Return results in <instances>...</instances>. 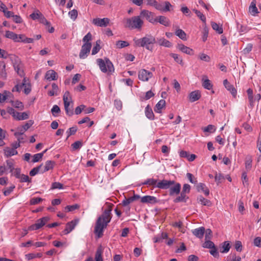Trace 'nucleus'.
<instances>
[{"mask_svg": "<svg viewBox=\"0 0 261 261\" xmlns=\"http://www.w3.org/2000/svg\"><path fill=\"white\" fill-rule=\"evenodd\" d=\"M113 204L109 205V207L105 210L102 215L99 216L95 224L94 232L98 238H101L103 234V230L111 220L112 207Z\"/></svg>", "mask_w": 261, "mask_h": 261, "instance_id": "nucleus-1", "label": "nucleus"}, {"mask_svg": "<svg viewBox=\"0 0 261 261\" xmlns=\"http://www.w3.org/2000/svg\"><path fill=\"white\" fill-rule=\"evenodd\" d=\"M134 46L145 47L146 49L152 51V45L156 43L155 38L151 34H146L141 38H134Z\"/></svg>", "mask_w": 261, "mask_h": 261, "instance_id": "nucleus-2", "label": "nucleus"}, {"mask_svg": "<svg viewBox=\"0 0 261 261\" xmlns=\"http://www.w3.org/2000/svg\"><path fill=\"white\" fill-rule=\"evenodd\" d=\"M96 62L100 70L103 73H107L108 74H111L114 72V67L113 63L107 58L104 59H97Z\"/></svg>", "mask_w": 261, "mask_h": 261, "instance_id": "nucleus-3", "label": "nucleus"}, {"mask_svg": "<svg viewBox=\"0 0 261 261\" xmlns=\"http://www.w3.org/2000/svg\"><path fill=\"white\" fill-rule=\"evenodd\" d=\"M143 21L141 19L140 16H136L127 18L125 20L124 26L130 30L137 29L140 30L143 25Z\"/></svg>", "mask_w": 261, "mask_h": 261, "instance_id": "nucleus-4", "label": "nucleus"}, {"mask_svg": "<svg viewBox=\"0 0 261 261\" xmlns=\"http://www.w3.org/2000/svg\"><path fill=\"white\" fill-rule=\"evenodd\" d=\"M49 219L50 218L49 217H44L37 220L34 224L32 225L30 227V229L34 230L41 228L42 226L45 225Z\"/></svg>", "mask_w": 261, "mask_h": 261, "instance_id": "nucleus-5", "label": "nucleus"}, {"mask_svg": "<svg viewBox=\"0 0 261 261\" xmlns=\"http://www.w3.org/2000/svg\"><path fill=\"white\" fill-rule=\"evenodd\" d=\"M91 46L92 45L90 42H86L82 45L79 54L81 59H85L87 57V55L90 53Z\"/></svg>", "mask_w": 261, "mask_h": 261, "instance_id": "nucleus-6", "label": "nucleus"}, {"mask_svg": "<svg viewBox=\"0 0 261 261\" xmlns=\"http://www.w3.org/2000/svg\"><path fill=\"white\" fill-rule=\"evenodd\" d=\"M153 76L152 72L144 69H141L138 73V78L140 80L143 82H147Z\"/></svg>", "mask_w": 261, "mask_h": 261, "instance_id": "nucleus-7", "label": "nucleus"}, {"mask_svg": "<svg viewBox=\"0 0 261 261\" xmlns=\"http://www.w3.org/2000/svg\"><path fill=\"white\" fill-rule=\"evenodd\" d=\"M79 220L77 219H74L70 222H68L66 225L65 229L63 231L64 234H67L72 231L78 224Z\"/></svg>", "mask_w": 261, "mask_h": 261, "instance_id": "nucleus-8", "label": "nucleus"}, {"mask_svg": "<svg viewBox=\"0 0 261 261\" xmlns=\"http://www.w3.org/2000/svg\"><path fill=\"white\" fill-rule=\"evenodd\" d=\"M145 17L149 22L154 23L155 18H154V13L147 10H143L140 12V17Z\"/></svg>", "mask_w": 261, "mask_h": 261, "instance_id": "nucleus-9", "label": "nucleus"}, {"mask_svg": "<svg viewBox=\"0 0 261 261\" xmlns=\"http://www.w3.org/2000/svg\"><path fill=\"white\" fill-rule=\"evenodd\" d=\"M175 181L174 180H168L166 179H163L162 180H158V184H157V188L160 189H168L171 186L174 184Z\"/></svg>", "mask_w": 261, "mask_h": 261, "instance_id": "nucleus-10", "label": "nucleus"}, {"mask_svg": "<svg viewBox=\"0 0 261 261\" xmlns=\"http://www.w3.org/2000/svg\"><path fill=\"white\" fill-rule=\"evenodd\" d=\"M110 22V19L108 18H94L92 20V23L94 25L100 27H107Z\"/></svg>", "mask_w": 261, "mask_h": 261, "instance_id": "nucleus-11", "label": "nucleus"}, {"mask_svg": "<svg viewBox=\"0 0 261 261\" xmlns=\"http://www.w3.org/2000/svg\"><path fill=\"white\" fill-rule=\"evenodd\" d=\"M141 202L143 203L154 204L158 203L159 200L154 196L147 195L141 197Z\"/></svg>", "mask_w": 261, "mask_h": 261, "instance_id": "nucleus-12", "label": "nucleus"}, {"mask_svg": "<svg viewBox=\"0 0 261 261\" xmlns=\"http://www.w3.org/2000/svg\"><path fill=\"white\" fill-rule=\"evenodd\" d=\"M169 189L170 195H178L180 191L181 185L179 183L175 182Z\"/></svg>", "mask_w": 261, "mask_h": 261, "instance_id": "nucleus-13", "label": "nucleus"}, {"mask_svg": "<svg viewBox=\"0 0 261 261\" xmlns=\"http://www.w3.org/2000/svg\"><path fill=\"white\" fill-rule=\"evenodd\" d=\"M192 232L194 236L198 239H202L205 233V228L204 227H200L192 230Z\"/></svg>", "mask_w": 261, "mask_h": 261, "instance_id": "nucleus-14", "label": "nucleus"}, {"mask_svg": "<svg viewBox=\"0 0 261 261\" xmlns=\"http://www.w3.org/2000/svg\"><path fill=\"white\" fill-rule=\"evenodd\" d=\"M177 48L181 52L185 53L187 55H193L194 54L193 50L183 44H178Z\"/></svg>", "mask_w": 261, "mask_h": 261, "instance_id": "nucleus-15", "label": "nucleus"}, {"mask_svg": "<svg viewBox=\"0 0 261 261\" xmlns=\"http://www.w3.org/2000/svg\"><path fill=\"white\" fill-rule=\"evenodd\" d=\"M201 97V93L199 90L191 92L189 95V100L193 102L198 100Z\"/></svg>", "mask_w": 261, "mask_h": 261, "instance_id": "nucleus-16", "label": "nucleus"}, {"mask_svg": "<svg viewBox=\"0 0 261 261\" xmlns=\"http://www.w3.org/2000/svg\"><path fill=\"white\" fill-rule=\"evenodd\" d=\"M156 43H157L160 46H163L166 47H171L172 46V43L164 37L157 38L156 40Z\"/></svg>", "mask_w": 261, "mask_h": 261, "instance_id": "nucleus-17", "label": "nucleus"}, {"mask_svg": "<svg viewBox=\"0 0 261 261\" xmlns=\"http://www.w3.org/2000/svg\"><path fill=\"white\" fill-rule=\"evenodd\" d=\"M158 179L153 178H147L143 182L140 184V185H147L148 186H151L153 188H157L156 186L158 184Z\"/></svg>", "mask_w": 261, "mask_h": 261, "instance_id": "nucleus-18", "label": "nucleus"}, {"mask_svg": "<svg viewBox=\"0 0 261 261\" xmlns=\"http://www.w3.org/2000/svg\"><path fill=\"white\" fill-rule=\"evenodd\" d=\"M159 22L164 26L168 27L170 25V21L168 18L164 16H159L155 18V22Z\"/></svg>", "mask_w": 261, "mask_h": 261, "instance_id": "nucleus-19", "label": "nucleus"}, {"mask_svg": "<svg viewBox=\"0 0 261 261\" xmlns=\"http://www.w3.org/2000/svg\"><path fill=\"white\" fill-rule=\"evenodd\" d=\"M7 73L6 70V64L3 61L0 62V79L6 80Z\"/></svg>", "mask_w": 261, "mask_h": 261, "instance_id": "nucleus-20", "label": "nucleus"}, {"mask_svg": "<svg viewBox=\"0 0 261 261\" xmlns=\"http://www.w3.org/2000/svg\"><path fill=\"white\" fill-rule=\"evenodd\" d=\"M196 189L198 192H202L206 196H208L210 194L209 189L206 187L204 184H198L196 186Z\"/></svg>", "mask_w": 261, "mask_h": 261, "instance_id": "nucleus-21", "label": "nucleus"}, {"mask_svg": "<svg viewBox=\"0 0 261 261\" xmlns=\"http://www.w3.org/2000/svg\"><path fill=\"white\" fill-rule=\"evenodd\" d=\"M55 165V162L53 161H47L44 166V169L41 171L42 173H43L46 171L51 170L54 168Z\"/></svg>", "mask_w": 261, "mask_h": 261, "instance_id": "nucleus-22", "label": "nucleus"}, {"mask_svg": "<svg viewBox=\"0 0 261 261\" xmlns=\"http://www.w3.org/2000/svg\"><path fill=\"white\" fill-rule=\"evenodd\" d=\"M45 79L48 81L56 80L57 79V73L54 70H49L45 74Z\"/></svg>", "mask_w": 261, "mask_h": 261, "instance_id": "nucleus-23", "label": "nucleus"}, {"mask_svg": "<svg viewBox=\"0 0 261 261\" xmlns=\"http://www.w3.org/2000/svg\"><path fill=\"white\" fill-rule=\"evenodd\" d=\"M145 114L146 117L151 120H153L154 119V115L152 112V109L149 105H147L145 109Z\"/></svg>", "mask_w": 261, "mask_h": 261, "instance_id": "nucleus-24", "label": "nucleus"}, {"mask_svg": "<svg viewBox=\"0 0 261 261\" xmlns=\"http://www.w3.org/2000/svg\"><path fill=\"white\" fill-rule=\"evenodd\" d=\"M166 102L164 99L160 100L155 105L154 111L158 113H161L162 109L165 107Z\"/></svg>", "mask_w": 261, "mask_h": 261, "instance_id": "nucleus-25", "label": "nucleus"}, {"mask_svg": "<svg viewBox=\"0 0 261 261\" xmlns=\"http://www.w3.org/2000/svg\"><path fill=\"white\" fill-rule=\"evenodd\" d=\"M5 36L6 38L13 40L14 42H19V40L17 38V34L14 33L13 32L7 31H6Z\"/></svg>", "mask_w": 261, "mask_h": 261, "instance_id": "nucleus-26", "label": "nucleus"}, {"mask_svg": "<svg viewBox=\"0 0 261 261\" xmlns=\"http://www.w3.org/2000/svg\"><path fill=\"white\" fill-rule=\"evenodd\" d=\"M71 103L69 102L64 103L66 114L69 116H71L73 115V106L70 107Z\"/></svg>", "mask_w": 261, "mask_h": 261, "instance_id": "nucleus-27", "label": "nucleus"}, {"mask_svg": "<svg viewBox=\"0 0 261 261\" xmlns=\"http://www.w3.org/2000/svg\"><path fill=\"white\" fill-rule=\"evenodd\" d=\"M14 118L17 120H23L29 118V115L27 112L15 113Z\"/></svg>", "mask_w": 261, "mask_h": 261, "instance_id": "nucleus-28", "label": "nucleus"}, {"mask_svg": "<svg viewBox=\"0 0 261 261\" xmlns=\"http://www.w3.org/2000/svg\"><path fill=\"white\" fill-rule=\"evenodd\" d=\"M103 253V249L101 246H99L97 249L96 253L95 255V261H103L102 257V254Z\"/></svg>", "mask_w": 261, "mask_h": 261, "instance_id": "nucleus-29", "label": "nucleus"}, {"mask_svg": "<svg viewBox=\"0 0 261 261\" xmlns=\"http://www.w3.org/2000/svg\"><path fill=\"white\" fill-rule=\"evenodd\" d=\"M4 153L5 155L7 157L11 156L14 155H16L18 153V152L16 150L14 149V148H10L9 147H6L4 149Z\"/></svg>", "mask_w": 261, "mask_h": 261, "instance_id": "nucleus-30", "label": "nucleus"}, {"mask_svg": "<svg viewBox=\"0 0 261 261\" xmlns=\"http://www.w3.org/2000/svg\"><path fill=\"white\" fill-rule=\"evenodd\" d=\"M147 5L154 7L156 10H161V4L158 3L155 0H146Z\"/></svg>", "mask_w": 261, "mask_h": 261, "instance_id": "nucleus-31", "label": "nucleus"}, {"mask_svg": "<svg viewBox=\"0 0 261 261\" xmlns=\"http://www.w3.org/2000/svg\"><path fill=\"white\" fill-rule=\"evenodd\" d=\"M230 248V245L228 241H225L222 244L220 247V252L221 253H227Z\"/></svg>", "mask_w": 261, "mask_h": 261, "instance_id": "nucleus-32", "label": "nucleus"}, {"mask_svg": "<svg viewBox=\"0 0 261 261\" xmlns=\"http://www.w3.org/2000/svg\"><path fill=\"white\" fill-rule=\"evenodd\" d=\"M211 25L213 29L216 31L218 34H221L223 33V30L222 26H220L217 23L214 22H212Z\"/></svg>", "mask_w": 261, "mask_h": 261, "instance_id": "nucleus-33", "label": "nucleus"}, {"mask_svg": "<svg viewBox=\"0 0 261 261\" xmlns=\"http://www.w3.org/2000/svg\"><path fill=\"white\" fill-rule=\"evenodd\" d=\"M202 86L206 89L211 90L213 88V85L211 81L207 79H202Z\"/></svg>", "mask_w": 261, "mask_h": 261, "instance_id": "nucleus-34", "label": "nucleus"}, {"mask_svg": "<svg viewBox=\"0 0 261 261\" xmlns=\"http://www.w3.org/2000/svg\"><path fill=\"white\" fill-rule=\"evenodd\" d=\"M198 201L199 202H200V203L203 205L207 206H210L211 205V202L209 200L205 199L202 196H200L198 198Z\"/></svg>", "mask_w": 261, "mask_h": 261, "instance_id": "nucleus-35", "label": "nucleus"}, {"mask_svg": "<svg viewBox=\"0 0 261 261\" xmlns=\"http://www.w3.org/2000/svg\"><path fill=\"white\" fill-rule=\"evenodd\" d=\"M47 149L45 150L41 153L35 154L33 156L32 162L36 163L39 161L43 157L44 154L46 152Z\"/></svg>", "mask_w": 261, "mask_h": 261, "instance_id": "nucleus-36", "label": "nucleus"}, {"mask_svg": "<svg viewBox=\"0 0 261 261\" xmlns=\"http://www.w3.org/2000/svg\"><path fill=\"white\" fill-rule=\"evenodd\" d=\"M175 35L178 36L180 39L186 40H187L186 38V34L185 32L182 30L181 29H177L175 32Z\"/></svg>", "mask_w": 261, "mask_h": 261, "instance_id": "nucleus-37", "label": "nucleus"}, {"mask_svg": "<svg viewBox=\"0 0 261 261\" xmlns=\"http://www.w3.org/2000/svg\"><path fill=\"white\" fill-rule=\"evenodd\" d=\"M225 261H241V257L237 256L236 253H231L227 256Z\"/></svg>", "mask_w": 261, "mask_h": 261, "instance_id": "nucleus-38", "label": "nucleus"}, {"mask_svg": "<svg viewBox=\"0 0 261 261\" xmlns=\"http://www.w3.org/2000/svg\"><path fill=\"white\" fill-rule=\"evenodd\" d=\"M171 4L169 2H165L164 4H161V10L159 11L167 12L170 11V8L171 7Z\"/></svg>", "mask_w": 261, "mask_h": 261, "instance_id": "nucleus-39", "label": "nucleus"}, {"mask_svg": "<svg viewBox=\"0 0 261 261\" xmlns=\"http://www.w3.org/2000/svg\"><path fill=\"white\" fill-rule=\"evenodd\" d=\"M18 179H19V181L21 182H31L32 179L29 177L28 175L21 174Z\"/></svg>", "mask_w": 261, "mask_h": 261, "instance_id": "nucleus-40", "label": "nucleus"}, {"mask_svg": "<svg viewBox=\"0 0 261 261\" xmlns=\"http://www.w3.org/2000/svg\"><path fill=\"white\" fill-rule=\"evenodd\" d=\"M51 86L52 90L48 92V95L50 96L57 95V92L59 89L58 85L55 83H53Z\"/></svg>", "mask_w": 261, "mask_h": 261, "instance_id": "nucleus-41", "label": "nucleus"}, {"mask_svg": "<svg viewBox=\"0 0 261 261\" xmlns=\"http://www.w3.org/2000/svg\"><path fill=\"white\" fill-rule=\"evenodd\" d=\"M11 102L13 107L16 108H18L20 110H22L24 108V106L22 102L19 100L11 101Z\"/></svg>", "mask_w": 261, "mask_h": 261, "instance_id": "nucleus-42", "label": "nucleus"}, {"mask_svg": "<svg viewBox=\"0 0 261 261\" xmlns=\"http://www.w3.org/2000/svg\"><path fill=\"white\" fill-rule=\"evenodd\" d=\"M116 45L118 48H122L129 45L128 42L126 41L119 40L116 42Z\"/></svg>", "mask_w": 261, "mask_h": 261, "instance_id": "nucleus-43", "label": "nucleus"}, {"mask_svg": "<svg viewBox=\"0 0 261 261\" xmlns=\"http://www.w3.org/2000/svg\"><path fill=\"white\" fill-rule=\"evenodd\" d=\"M101 41L100 40H98L96 42V45L93 47L92 50V55H94L96 54L100 50V44Z\"/></svg>", "mask_w": 261, "mask_h": 261, "instance_id": "nucleus-44", "label": "nucleus"}, {"mask_svg": "<svg viewBox=\"0 0 261 261\" xmlns=\"http://www.w3.org/2000/svg\"><path fill=\"white\" fill-rule=\"evenodd\" d=\"M215 246L214 243L210 240H205V242L202 244V247L204 248L212 249Z\"/></svg>", "mask_w": 261, "mask_h": 261, "instance_id": "nucleus-45", "label": "nucleus"}, {"mask_svg": "<svg viewBox=\"0 0 261 261\" xmlns=\"http://www.w3.org/2000/svg\"><path fill=\"white\" fill-rule=\"evenodd\" d=\"M63 100L64 103L69 102H71V103H72L71 97L69 91H67L65 92L63 95Z\"/></svg>", "mask_w": 261, "mask_h": 261, "instance_id": "nucleus-46", "label": "nucleus"}, {"mask_svg": "<svg viewBox=\"0 0 261 261\" xmlns=\"http://www.w3.org/2000/svg\"><path fill=\"white\" fill-rule=\"evenodd\" d=\"M15 70L17 72V74L20 76H23L24 75L23 71L21 69V66L19 64L15 63L13 65Z\"/></svg>", "mask_w": 261, "mask_h": 261, "instance_id": "nucleus-47", "label": "nucleus"}, {"mask_svg": "<svg viewBox=\"0 0 261 261\" xmlns=\"http://www.w3.org/2000/svg\"><path fill=\"white\" fill-rule=\"evenodd\" d=\"M193 11L195 13L196 15L201 19V20L204 23H206L205 16L200 11L196 9H194Z\"/></svg>", "mask_w": 261, "mask_h": 261, "instance_id": "nucleus-48", "label": "nucleus"}, {"mask_svg": "<svg viewBox=\"0 0 261 261\" xmlns=\"http://www.w3.org/2000/svg\"><path fill=\"white\" fill-rule=\"evenodd\" d=\"M226 88L227 90L229 91L233 97H236L237 94V90L234 88L233 85L230 84L226 86Z\"/></svg>", "mask_w": 261, "mask_h": 261, "instance_id": "nucleus-49", "label": "nucleus"}, {"mask_svg": "<svg viewBox=\"0 0 261 261\" xmlns=\"http://www.w3.org/2000/svg\"><path fill=\"white\" fill-rule=\"evenodd\" d=\"M249 11L253 15H255L256 14L258 13L255 4L253 2L251 3V5L249 7Z\"/></svg>", "mask_w": 261, "mask_h": 261, "instance_id": "nucleus-50", "label": "nucleus"}, {"mask_svg": "<svg viewBox=\"0 0 261 261\" xmlns=\"http://www.w3.org/2000/svg\"><path fill=\"white\" fill-rule=\"evenodd\" d=\"M203 130L204 132H208L213 133L216 130V127L214 125L212 124L208 125L206 127L203 128Z\"/></svg>", "mask_w": 261, "mask_h": 261, "instance_id": "nucleus-51", "label": "nucleus"}, {"mask_svg": "<svg viewBox=\"0 0 261 261\" xmlns=\"http://www.w3.org/2000/svg\"><path fill=\"white\" fill-rule=\"evenodd\" d=\"M77 130V127L76 126L69 128L66 132V134H67V138L71 135H74Z\"/></svg>", "mask_w": 261, "mask_h": 261, "instance_id": "nucleus-52", "label": "nucleus"}, {"mask_svg": "<svg viewBox=\"0 0 261 261\" xmlns=\"http://www.w3.org/2000/svg\"><path fill=\"white\" fill-rule=\"evenodd\" d=\"M68 15L70 18L73 21L75 20L77 18L78 13L77 11L75 9H73L69 12Z\"/></svg>", "mask_w": 261, "mask_h": 261, "instance_id": "nucleus-53", "label": "nucleus"}, {"mask_svg": "<svg viewBox=\"0 0 261 261\" xmlns=\"http://www.w3.org/2000/svg\"><path fill=\"white\" fill-rule=\"evenodd\" d=\"M42 166V164H41L40 165H39L36 167H35L33 169H32L30 172V176H34L36 175L39 172Z\"/></svg>", "mask_w": 261, "mask_h": 261, "instance_id": "nucleus-54", "label": "nucleus"}, {"mask_svg": "<svg viewBox=\"0 0 261 261\" xmlns=\"http://www.w3.org/2000/svg\"><path fill=\"white\" fill-rule=\"evenodd\" d=\"M170 56L172 57L177 63L180 65H183L182 59L181 58H179L177 54L171 53Z\"/></svg>", "mask_w": 261, "mask_h": 261, "instance_id": "nucleus-55", "label": "nucleus"}, {"mask_svg": "<svg viewBox=\"0 0 261 261\" xmlns=\"http://www.w3.org/2000/svg\"><path fill=\"white\" fill-rule=\"evenodd\" d=\"M80 206L77 204H75L72 205H67L65 207L66 212H72L76 209H78Z\"/></svg>", "mask_w": 261, "mask_h": 261, "instance_id": "nucleus-56", "label": "nucleus"}, {"mask_svg": "<svg viewBox=\"0 0 261 261\" xmlns=\"http://www.w3.org/2000/svg\"><path fill=\"white\" fill-rule=\"evenodd\" d=\"M60 111V109L57 105H54L51 110L52 115L55 117L57 116L58 114H59Z\"/></svg>", "mask_w": 261, "mask_h": 261, "instance_id": "nucleus-57", "label": "nucleus"}, {"mask_svg": "<svg viewBox=\"0 0 261 261\" xmlns=\"http://www.w3.org/2000/svg\"><path fill=\"white\" fill-rule=\"evenodd\" d=\"M25 82H26L25 78H24L23 80V82H22V84L20 85H18V84L15 85L14 86V87L12 90V92H15V91L19 92L21 90V89H22V88L23 87V86L25 85Z\"/></svg>", "mask_w": 261, "mask_h": 261, "instance_id": "nucleus-58", "label": "nucleus"}, {"mask_svg": "<svg viewBox=\"0 0 261 261\" xmlns=\"http://www.w3.org/2000/svg\"><path fill=\"white\" fill-rule=\"evenodd\" d=\"M252 159L251 156H247L245 161V167L247 170H250L252 165Z\"/></svg>", "mask_w": 261, "mask_h": 261, "instance_id": "nucleus-59", "label": "nucleus"}, {"mask_svg": "<svg viewBox=\"0 0 261 261\" xmlns=\"http://www.w3.org/2000/svg\"><path fill=\"white\" fill-rule=\"evenodd\" d=\"M186 175L190 182L192 184H196L197 182L196 178H195L192 174L187 173Z\"/></svg>", "mask_w": 261, "mask_h": 261, "instance_id": "nucleus-60", "label": "nucleus"}, {"mask_svg": "<svg viewBox=\"0 0 261 261\" xmlns=\"http://www.w3.org/2000/svg\"><path fill=\"white\" fill-rule=\"evenodd\" d=\"M82 146V143L80 141H77L71 144V147L73 150L80 149Z\"/></svg>", "mask_w": 261, "mask_h": 261, "instance_id": "nucleus-61", "label": "nucleus"}, {"mask_svg": "<svg viewBox=\"0 0 261 261\" xmlns=\"http://www.w3.org/2000/svg\"><path fill=\"white\" fill-rule=\"evenodd\" d=\"M17 131L14 133L15 136L25 135L24 134L26 130L22 126L18 127L17 128Z\"/></svg>", "mask_w": 261, "mask_h": 261, "instance_id": "nucleus-62", "label": "nucleus"}, {"mask_svg": "<svg viewBox=\"0 0 261 261\" xmlns=\"http://www.w3.org/2000/svg\"><path fill=\"white\" fill-rule=\"evenodd\" d=\"M43 199L40 197L33 198L30 200V203L31 205H35L41 202Z\"/></svg>", "mask_w": 261, "mask_h": 261, "instance_id": "nucleus-63", "label": "nucleus"}, {"mask_svg": "<svg viewBox=\"0 0 261 261\" xmlns=\"http://www.w3.org/2000/svg\"><path fill=\"white\" fill-rule=\"evenodd\" d=\"M234 248L238 252H241L242 250L243 246L241 241H237L234 244Z\"/></svg>", "mask_w": 261, "mask_h": 261, "instance_id": "nucleus-64", "label": "nucleus"}]
</instances>
